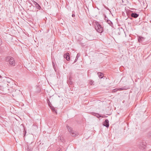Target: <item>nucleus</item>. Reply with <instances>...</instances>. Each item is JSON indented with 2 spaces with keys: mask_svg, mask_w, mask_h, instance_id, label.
Instances as JSON below:
<instances>
[{
  "mask_svg": "<svg viewBox=\"0 0 151 151\" xmlns=\"http://www.w3.org/2000/svg\"><path fill=\"white\" fill-rule=\"evenodd\" d=\"M6 62H9V64L12 66H14L15 65V62L13 58L10 56H8L6 58Z\"/></svg>",
  "mask_w": 151,
  "mask_h": 151,
  "instance_id": "f257e3e1",
  "label": "nucleus"
},
{
  "mask_svg": "<svg viewBox=\"0 0 151 151\" xmlns=\"http://www.w3.org/2000/svg\"><path fill=\"white\" fill-rule=\"evenodd\" d=\"M67 127L68 129L69 132L71 133L72 136L73 137L76 136L78 135V133L72 130V128L68 125L67 126Z\"/></svg>",
  "mask_w": 151,
  "mask_h": 151,
  "instance_id": "f03ea898",
  "label": "nucleus"
},
{
  "mask_svg": "<svg viewBox=\"0 0 151 151\" xmlns=\"http://www.w3.org/2000/svg\"><path fill=\"white\" fill-rule=\"evenodd\" d=\"M96 26H95V29L99 33H101L103 32V28L99 23L96 24Z\"/></svg>",
  "mask_w": 151,
  "mask_h": 151,
  "instance_id": "7ed1b4c3",
  "label": "nucleus"
},
{
  "mask_svg": "<svg viewBox=\"0 0 151 151\" xmlns=\"http://www.w3.org/2000/svg\"><path fill=\"white\" fill-rule=\"evenodd\" d=\"M47 101L48 104L49 106H50V108L52 110V111L53 112H55L57 113L56 111L55 110V108L52 106V104L50 102V101L48 99H47Z\"/></svg>",
  "mask_w": 151,
  "mask_h": 151,
  "instance_id": "20e7f679",
  "label": "nucleus"
},
{
  "mask_svg": "<svg viewBox=\"0 0 151 151\" xmlns=\"http://www.w3.org/2000/svg\"><path fill=\"white\" fill-rule=\"evenodd\" d=\"M2 79L3 81H7V82L9 83H10V81H11L10 78L6 77H2Z\"/></svg>",
  "mask_w": 151,
  "mask_h": 151,
  "instance_id": "39448f33",
  "label": "nucleus"
},
{
  "mask_svg": "<svg viewBox=\"0 0 151 151\" xmlns=\"http://www.w3.org/2000/svg\"><path fill=\"white\" fill-rule=\"evenodd\" d=\"M64 57L68 61L70 60V57L69 56V54L68 53L65 54L64 55Z\"/></svg>",
  "mask_w": 151,
  "mask_h": 151,
  "instance_id": "423d86ee",
  "label": "nucleus"
},
{
  "mask_svg": "<svg viewBox=\"0 0 151 151\" xmlns=\"http://www.w3.org/2000/svg\"><path fill=\"white\" fill-rule=\"evenodd\" d=\"M103 125L106 127H109V120L108 119H106L103 123Z\"/></svg>",
  "mask_w": 151,
  "mask_h": 151,
  "instance_id": "0eeeda50",
  "label": "nucleus"
},
{
  "mask_svg": "<svg viewBox=\"0 0 151 151\" xmlns=\"http://www.w3.org/2000/svg\"><path fill=\"white\" fill-rule=\"evenodd\" d=\"M145 38L142 37H139L138 38V40L139 43H143V42L145 40Z\"/></svg>",
  "mask_w": 151,
  "mask_h": 151,
  "instance_id": "6e6552de",
  "label": "nucleus"
},
{
  "mask_svg": "<svg viewBox=\"0 0 151 151\" xmlns=\"http://www.w3.org/2000/svg\"><path fill=\"white\" fill-rule=\"evenodd\" d=\"M105 20L106 21V22L110 25L111 26V25L113 24L112 22L109 20L108 18L106 17V16H105Z\"/></svg>",
  "mask_w": 151,
  "mask_h": 151,
  "instance_id": "1a4fd4ad",
  "label": "nucleus"
},
{
  "mask_svg": "<svg viewBox=\"0 0 151 151\" xmlns=\"http://www.w3.org/2000/svg\"><path fill=\"white\" fill-rule=\"evenodd\" d=\"M139 16V14L135 13H132L131 14L132 17L134 18H136L137 17Z\"/></svg>",
  "mask_w": 151,
  "mask_h": 151,
  "instance_id": "9d476101",
  "label": "nucleus"
},
{
  "mask_svg": "<svg viewBox=\"0 0 151 151\" xmlns=\"http://www.w3.org/2000/svg\"><path fill=\"white\" fill-rule=\"evenodd\" d=\"M34 4L35 5V6L36 8L38 9H40L41 7L40 5L35 1L34 2Z\"/></svg>",
  "mask_w": 151,
  "mask_h": 151,
  "instance_id": "9b49d317",
  "label": "nucleus"
},
{
  "mask_svg": "<svg viewBox=\"0 0 151 151\" xmlns=\"http://www.w3.org/2000/svg\"><path fill=\"white\" fill-rule=\"evenodd\" d=\"M80 53H78L77 54V56H76V59H75V60L74 61V63L76 62L77 61V60H78V58L80 57Z\"/></svg>",
  "mask_w": 151,
  "mask_h": 151,
  "instance_id": "f8f14e48",
  "label": "nucleus"
},
{
  "mask_svg": "<svg viewBox=\"0 0 151 151\" xmlns=\"http://www.w3.org/2000/svg\"><path fill=\"white\" fill-rule=\"evenodd\" d=\"M98 75L99 76V77L100 78H101L103 77V74L100 72H99L98 73Z\"/></svg>",
  "mask_w": 151,
  "mask_h": 151,
  "instance_id": "ddd939ff",
  "label": "nucleus"
},
{
  "mask_svg": "<svg viewBox=\"0 0 151 151\" xmlns=\"http://www.w3.org/2000/svg\"><path fill=\"white\" fill-rule=\"evenodd\" d=\"M96 114V115L95 116H96L97 118H99L101 117V116L99 114L97 113V114Z\"/></svg>",
  "mask_w": 151,
  "mask_h": 151,
  "instance_id": "4468645a",
  "label": "nucleus"
},
{
  "mask_svg": "<svg viewBox=\"0 0 151 151\" xmlns=\"http://www.w3.org/2000/svg\"><path fill=\"white\" fill-rule=\"evenodd\" d=\"M94 81L92 80H90L89 81V84L92 85Z\"/></svg>",
  "mask_w": 151,
  "mask_h": 151,
  "instance_id": "2eb2a0df",
  "label": "nucleus"
},
{
  "mask_svg": "<svg viewBox=\"0 0 151 151\" xmlns=\"http://www.w3.org/2000/svg\"><path fill=\"white\" fill-rule=\"evenodd\" d=\"M117 90H118V89H113L112 91V92H116Z\"/></svg>",
  "mask_w": 151,
  "mask_h": 151,
  "instance_id": "dca6fc26",
  "label": "nucleus"
},
{
  "mask_svg": "<svg viewBox=\"0 0 151 151\" xmlns=\"http://www.w3.org/2000/svg\"><path fill=\"white\" fill-rule=\"evenodd\" d=\"M124 89V88H119L118 89V90H119V91H122V90H123Z\"/></svg>",
  "mask_w": 151,
  "mask_h": 151,
  "instance_id": "f3484780",
  "label": "nucleus"
},
{
  "mask_svg": "<svg viewBox=\"0 0 151 151\" xmlns=\"http://www.w3.org/2000/svg\"><path fill=\"white\" fill-rule=\"evenodd\" d=\"M63 137H60V136H59V139H60V140H61V141H62L63 140Z\"/></svg>",
  "mask_w": 151,
  "mask_h": 151,
  "instance_id": "a211bd4d",
  "label": "nucleus"
},
{
  "mask_svg": "<svg viewBox=\"0 0 151 151\" xmlns=\"http://www.w3.org/2000/svg\"><path fill=\"white\" fill-rule=\"evenodd\" d=\"M96 114H97V113H94V112H92L91 113V114L94 116H95Z\"/></svg>",
  "mask_w": 151,
  "mask_h": 151,
  "instance_id": "6ab92c4d",
  "label": "nucleus"
},
{
  "mask_svg": "<svg viewBox=\"0 0 151 151\" xmlns=\"http://www.w3.org/2000/svg\"><path fill=\"white\" fill-rule=\"evenodd\" d=\"M72 16L73 17H75V15L74 14H72Z\"/></svg>",
  "mask_w": 151,
  "mask_h": 151,
  "instance_id": "aec40b11",
  "label": "nucleus"
},
{
  "mask_svg": "<svg viewBox=\"0 0 151 151\" xmlns=\"http://www.w3.org/2000/svg\"><path fill=\"white\" fill-rule=\"evenodd\" d=\"M104 7H105V8H106V9H108V7H107L106 6H105L104 5Z\"/></svg>",
  "mask_w": 151,
  "mask_h": 151,
  "instance_id": "412c9836",
  "label": "nucleus"
},
{
  "mask_svg": "<svg viewBox=\"0 0 151 151\" xmlns=\"http://www.w3.org/2000/svg\"><path fill=\"white\" fill-rule=\"evenodd\" d=\"M71 77H69V80H70H70H71Z\"/></svg>",
  "mask_w": 151,
  "mask_h": 151,
  "instance_id": "4be33fe9",
  "label": "nucleus"
},
{
  "mask_svg": "<svg viewBox=\"0 0 151 151\" xmlns=\"http://www.w3.org/2000/svg\"><path fill=\"white\" fill-rule=\"evenodd\" d=\"M26 131L25 130V131H24V135L26 134Z\"/></svg>",
  "mask_w": 151,
  "mask_h": 151,
  "instance_id": "5701e85b",
  "label": "nucleus"
},
{
  "mask_svg": "<svg viewBox=\"0 0 151 151\" xmlns=\"http://www.w3.org/2000/svg\"><path fill=\"white\" fill-rule=\"evenodd\" d=\"M150 136L151 137V132L150 134Z\"/></svg>",
  "mask_w": 151,
  "mask_h": 151,
  "instance_id": "b1692460",
  "label": "nucleus"
},
{
  "mask_svg": "<svg viewBox=\"0 0 151 151\" xmlns=\"http://www.w3.org/2000/svg\"><path fill=\"white\" fill-rule=\"evenodd\" d=\"M0 78H2V76L1 75H0Z\"/></svg>",
  "mask_w": 151,
  "mask_h": 151,
  "instance_id": "393cba45",
  "label": "nucleus"
},
{
  "mask_svg": "<svg viewBox=\"0 0 151 151\" xmlns=\"http://www.w3.org/2000/svg\"><path fill=\"white\" fill-rule=\"evenodd\" d=\"M1 80H2V81H3V80L2 79V78H1Z\"/></svg>",
  "mask_w": 151,
  "mask_h": 151,
  "instance_id": "a878e982",
  "label": "nucleus"
},
{
  "mask_svg": "<svg viewBox=\"0 0 151 151\" xmlns=\"http://www.w3.org/2000/svg\"><path fill=\"white\" fill-rule=\"evenodd\" d=\"M1 88V87L0 86V88Z\"/></svg>",
  "mask_w": 151,
  "mask_h": 151,
  "instance_id": "bb28decb",
  "label": "nucleus"
}]
</instances>
